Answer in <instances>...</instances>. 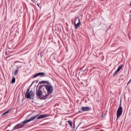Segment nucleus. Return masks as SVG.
<instances>
[{
	"mask_svg": "<svg viewBox=\"0 0 131 131\" xmlns=\"http://www.w3.org/2000/svg\"><path fill=\"white\" fill-rule=\"evenodd\" d=\"M43 86L45 88L47 92V94L50 96V95H52L53 94V92L54 91V89L53 88V86H52V84L50 83V84H46V85H41L39 86L38 89L41 90Z\"/></svg>",
	"mask_w": 131,
	"mask_h": 131,
	"instance_id": "obj_1",
	"label": "nucleus"
},
{
	"mask_svg": "<svg viewBox=\"0 0 131 131\" xmlns=\"http://www.w3.org/2000/svg\"><path fill=\"white\" fill-rule=\"evenodd\" d=\"M25 124H27L26 121H24L23 122L16 124L13 128L12 130H16V129H19V128H22Z\"/></svg>",
	"mask_w": 131,
	"mask_h": 131,
	"instance_id": "obj_2",
	"label": "nucleus"
},
{
	"mask_svg": "<svg viewBox=\"0 0 131 131\" xmlns=\"http://www.w3.org/2000/svg\"><path fill=\"white\" fill-rule=\"evenodd\" d=\"M122 115V107H121V103L120 104L119 107L117 111L116 121L118 120V118Z\"/></svg>",
	"mask_w": 131,
	"mask_h": 131,
	"instance_id": "obj_3",
	"label": "nucleus"
},
{
	"mask_svg": "<svg viewBox=\"0 0 131 131\" xmlns=\"http://www.w3.org/2000/svg\"><path fill=\"white\" fill-rule=\"evenodd\" d=\"M25 97L27 99H33L34 93H33V91H30L29 93H26Z\"/></svg>",
	"mask_w": 131,
	"mask_h": 131,
	"instance_id": "obj_4",
	"label": "nucleus"
},
{
	"mask_svg": "<svg viewBox=\"0 0 131 131\" xmlns=\"http://www.w3.org/2000/svg\"><path fill=\"white\" fill-rule=\"evenodd\" d=\"M75 28L77 29L79 26H80V19L79 17H76L75 18Z\"/></svg>",
	"mask_w": 131,
	"mask_h": 131,
	"instance_id": "obj_5",
	"label": "nucleus"
},
{
	"mask_svg": "<svg viewBox=\"0 0 131 131\" xmlns=\"http://www.w3.org/2000/svg\"><path fill=\"white\" fill-rule=\"evenodd\" d=\"M91 107L83 106L79 110L78 113H82L83 111H91Z\"/></svg>",
	"mask_w": 131,
	"mask_h": 131,
	"instance_id": "obj_6",
	"label": "nucleus"
},
{
	"mask_svg": "<svg viewBox=\"0 0 131 131\" xmlns=\"http://www.w3.org/2000/svg\"><path fill=\"white\" fill-rule=\"evenodd\" d=\"M16 67L17 69L19 68H22V66H23V64L21 62L17 61L16 62Z\"/></svg>",
	"mask_w": 131,
	"mask_h": 131,
	"instance_id": "obj_7",
	"label": "nucleus"
},
{
	"mask_svg": "<svg viewBox=\"0 0 131 131\" xmlns=\"http://www.w3.org/2000/svg\"><path fill=\"white\" fill-rule=\"evenodd\" d=\"M49 117V115L48 114H44L39 116L37 119H41L42 118H46V117Z\"/></svg>",
	"mask_w": 131,
	"mask_h": 131,
	"instance_id": "obj_8",
	"label": "nucleus"
},
{
	"mask_svg": "<svg viewBox=\"0 0 131 131\" xmlns=\"http://www.w3.org/2000/svg\"><path fill=\"white\" fill-rule=\"evenodd\" d=\"M38 115L35 116L32 118H31L29 120H25L26 122V123H28V122H30V121H32V120H34V119H35V118H36V117H37Z\"/></svg>",
	"mask_w": 131,
	"mask_h": 131,
	"instance_id": "obj_9",
	"label": "nucleus"
},
{
	"mask_svg": "<svg viewBox=\"0 0 131 131\" xmlns=\"http://www.w3.org/2000/svg\"><path fill=\"white\" fill-rule=\"evenodd\" d=\"M38 74L40 77H47V76H48V75L43 72L38 73Z\"/></svg>",
	"mask_w": 131,
	"mask_h": 131,
	"instance_id": "obj_10",
	"label": "nucleus"
},
{
	"mask_svg": "<svg viewBox=\"0 0 131 131\" xmlns=\"http://www.w3.org/2000/svg\"><path fill=\"white\" fill-rule=\"evenodd\" d=\"M49 95L47 94L46 95H41L40 96V100H46V99H48V96Z\"/></svg>",
	"mask_w": 131,
	"mask_h": 131,
	"instance_id": "obj_11",
	"label": "nucleus"
},
{
	"mask_svg": "<svg viewBox=\"0 0 131 131\" xmlns=\"http://www.w3.org/2000/svg\"><path fill=\"white\" fill-rule=\"evenodd\" d=\"M41 83H47V84H50L51 83L49 81H41L39 82L38 84Z\"/></svg>",
	"mask_w": 131,
	"mask_h": 131,
	"instance_id": "obj_12",
	"label": "nucleus"
},
{
	"mask_svg": "<svg viewBox=\"0 0 131 131\" xmlns=\"http://www.w3.org/2000/svg\"><path fill=\"white\" fill-rule=\"evenodd\" d=\"M37 96L40 97L42 95V91H38L36 93Z\"/></svg>",
	"mask_w": 131,
	"mask_h": 131,
	"instance_id": "obj_13",
	"label": "nucleus"
},
{
	"mask_svg": "<svg viewBox=\"0 0 131 131\" xmlns=\"http://www.w3.org/2000/svg\"><path fill=\"white\" fill-rule=\"evenodd\" d=\"M67 122H68V123L69 124L71 127H72V121H71V120L67 121Z\"/></svg>",
	"mask_w": 131,
	"mask_h": 131,
	"instance_id": "obj_14",
	"label": "nucleus"
},
{
	"mask_svg": "<svg viewBox=\"0 0 131 131\" xmlns=\"http://www.w3.org/2000/svg\"><path fill=\"white\" fill-rule=\"evenodd\" d=\"M123 66V64L120 66H119L118 68V69H117V71L119 72L120 70H121V69H122Z\"/></svg>",
	"mask_w": 131,
	"mask_h": 131,
	"instance_id": "obj_15",
	"label": "nucleus"
},
{
	"mask_svg": "<svg viewBox=\"0 0 131 131\" xmlns=\"http://www.w3.org/2000/svg\"><path fill=\"white\" fill-rule=\"evenodd\" d=\"M16 82V78L15 77H13L12 79L11 83H15Z\"/></svg>",
	"mask_w": 131,
	"mask_h": 131,
	"instance_id": "obj_16",
	"label": "nucleus"
},
{
	"mask_svg": "<svg viewBox=\"0 0 131 131\" xmlns=\"http://www.w3.org/2000/svg\"><path fill=\"white\" fill-rule=\"evenodd\" d=\"M118 71H116L114 74H113V77H115V76H117V74H118Z\"/></svg>",
	"mask_w": 131,
	"mask_h": 131,
	"instance_id": "obj_17",
	"label": "nucleus"
},
{
	"mask_svg": "<svg viewBox=\"0 0 131 131\" xmlns=\"http://www.w3.org/2000/svg\"><path fill=\"white\" fill-rule=\"evenodd\" d=\"M19 71V69H17L15 71H14V75H17L18 74V72Z\"/></svg>",
	"mask_w": 131,
	"mask_h": 131,
	"instance_id": "obj_18",
	"label": "nucleus"
},
{
	"mask_svg": "<svg viewBox=\"0 0 131 131\" xmlns=\"http://www.w3.org/2000/svg\"><path fill=\"white\" fill-rule=\"evenodd\" d=\"M10 111H11L10 110L7 111H6V112H4V113L2 114V115L4 116V115H6V114H8V113H9V112H10Z\"/></svg>",
	"mask_w": 131,
	"mask_h": 131,
	"instance_id": "obj_19",
	"label": "nucleus"
},
{
	"mask_svg": "<svg viewBox=\"0 0 131 131\" xmlns=\"http://www.w3.org/2000/svg\"><path fill=\"white\" fill-rule=\"evenodd\" d=\"M37 82H38L37 81H33L32 82L31 85H30V87L32 86V85H33V84H34V83H35V82H36V83H37Z\"/></svg>",
	"mask_w": 131,
	"mask_h": 131,
	"instance_id": "obj_20",
	"label": "nucleus"
},
{
	"mask_svg": "<svg viewBox=\"0 0 131 131\" xmlns=\"http://www.w3.org/2000/svg\"><path fill=\"white\" fill-rule=\"evenodd\" d=\"M38 76H39V74H38V73L36 74L35 75H34L33 76V78H35V77H37Z\"/></svg>",
	"mask_w": 131,
	"mask_h": 131,
	"instance_id": "obj_21",
	"label": "nucleus"
},
{
	"mask_svg": "<svg viewBox=\"0 0 131 131\" xmlns=\"http://www.w3.org/2000/svg\"><path fill=\"white\" fill-rule=\"evenodd\" d=\"M30 90V88H29L27 90V91L26 92V93H29V90Z\"/></svg>",
	"mask_w": 131,
	"mask_h": 131,
	"instance_id": "obj_22",
	"label": "nucleus"
},
{
	"mask_svg": "<svg viewBox=\"0 0 131 131\" xmlns=\"http://www.w3.org/2000/svg\"><path fill=\"white\" fill-rule=\"evenodd\" d=\"M37 6H38V7H39V4H37Z\"/></svg>",
	"mask_w": 131,
	"mask_h": 131,
	"instance_id": "obj_23",
	"label": "nucleus"
},
{
	"mask_svg": "<svg viewBox=\"0 0 131 131\" xmlns=\"http://www.w3.org/2000/svg\"><path fill=\"white\" fill-rule=\"evenodd\" d=\"M103 117V114L102 115V117Z\"/></svg>",
	"mask_w": 131,
	"mask_h": 131,
	"instance_id": "obj_24",
	"label": "nucleus"
},
{
	"mask_svg": "<svg viewBox=\"0 0 131 131\" xmlns=\"http://www.w3.org/2000/svg\"><path fill=\"white\" fill-rule=\"evenodd\" d=\"M32 2H33V0H32Z\"/></svg>",
	"mask_w": 131,
	"mask_h": 131,
	"instance_id": "obj_25",
	"label": "nucleus"
},
{
	"mask_svg": "<svg viewBox=\"0 0 131 131\" xmlns=\"http://www.w3.org/2000/svg\"><path fill=\"white\" fill-rule=\"evenodd\" d=\"M109 28H110V26L109 27Z\"/></svg>",
	"mask_w": 131,
	"mask_h": 131,
	"instance_id": "obj_26",
	"label": "nucleus"
}]
</instances>
